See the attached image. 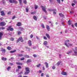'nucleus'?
I'll list each match as a JSON object with an SVG mask.
<instances>
[{
	"label": "nucleus",
	"instance_id": "nucleus-45",
	"mask_svg": "<svg viewBox=\"0 0 77 77\" xmlns=\"http://www.w3.org/2000/svg\"><path fill=\"white\" fill-rule=\"evenodd\" d=\"M43 38L44 39H45L46 40H47V37H46V36H44L43 37Z\"/></svg>",
	"mask_w": 77,
	"mask_h": 77
},
{
	"label": "nucleus",
	"instance_id": "nucleus-35",
	"mask_svg": "<svg viewBox=\"0 0 77 77\" xmlns=\"http://www.w3.org/2000/svg\"><path fill=\"white\" fill-rule=\"evenodd\" d=\"M9 2L11 3H13V0H9Z\"/></svg>",
	"mask_w": 77,
	"mask_h": 77
},
{
	"label": "nucleus",
	"instance_id": "nucleus-47",
	"mask_svg": "<svg viewBox=\"0 0 77 77\" xmlns=\"http://www.w3.org/2000/svg\"><path fill=\"white\" fill-rule=\"evenodd\" d=\"M20 41L19 40V39H18L16 41V43H18V42H20Z\"/></svg>",
	"mask_w": 77,
	"mask_h": 77
},
{
	"label": "nucleus",
	"instance_id": "nucleus-4",
	"mask_svg": "<svg viewBox=\"0 0 77 77\" xmlns=\"http://www.w3.org/2000/svg\"><path fill=\"white\" fill-rule=\"evenodd\" d=\"M6 23L4 22H2L0 23V26H6Z\"/></svg>",
	"mask_w": 77,
	"mask_h": 77
},
{
	"label": "nucleus",
	"instance_id": "nucleus-40",
	"mask_svg": "<svg viewBox=\"0 0 77 77\" xmlns=\"http://www.w3.org/2000/svg\"><path fill=\"white\" fill-rule=\"evenodd\" d=\"M25 57H26L27 58H29L30 57H29V56L26 55H25Z\"/></svg>",
	"mask_w": 77,
	"mask_h": 77
},
{
	"label": "nucleus",
	"instance_id": "nucleus-46",
	"mask_svg": "<svg viewBox=\"0 0 77 77\" xmlns=\"http://www.w3.org/2000/svg\"><path fill=\"white\" fill-rule=\"evenodd\" d=\"M38 5H35V9H37V8H38Z\"/></svg>",
	"mask_w": 77,
	"mask_h": 77
},
{
	"label": "nucleus",
	"instance_id": "nucleus-7",
	"mask_svg": "<svg viewBox=\"0 0 77 77\" xmlns=\"http://www.w3.org/2000/svg\"><path fill=\"white\" fill-rule=\"evenodd\" d=\"M3 35V32H0V40L2 39V36Z\"/></svg>",
	"mask_w": 77,
	"mask_h": 77
},
{
	"label": "nucleus",
	"instance_id": "nucleus-37",
	"mask_svg": "<svg viewBox=\"0 0 77 77\" xmlns=\"http://www.w3.org/2000/svg\"><path fill=\"white\" fill-rule=\"evenodd\" d=\"M68 24H69V25H71V22H70V20H69L68 21Z\"/></svg>",
	"mask_w": 77,
	"mask_h": 77
},
{
	"label": "nucleus",
	"instance_id": "nucleus-29",
	"mask_svg": "<svg viewBox=\"0 0 77 77\" xmlns=\"http://www.w3.org/2000/svg\"><path fill=\"white\" fill-rule=\"evenodd\" d=\"M19 57H23V55L22 54H19L18 55Z\"/></svg>",
	"mask_w": 77,
	"mask_h": 77
},
{
	"label": "nucleus",
	"instance_id": "nucleus-18",
	"mask_svg": "<svg viewBox=\"0 0 77 77\" xmlns=\"http://www.w3.org/2000/svg\"><path fill=\"white\" fill-rule=\"evenodd\" d=\"M62 63V62H61V61H60L58 62L57 64L56 65L57 66H59V65H60V63Z\"/></svg>",
	"mask_w": 77,
	"mask_h": 77
},
{
	"label": "nucleus",
	"instance_id": "nucleus-30",
	"mask_svg": "<svg viewBox=\"0 0 77 77\" xmlns=\"http://www.w3.org/2000/svg\"><path fill=\"white\" fill-rule=\"evenodd\" d=\"M26 12H29V8H26Z\"/></svg>",
	"mask_w": 77,
	"mask_h": 77
},
{
	"label": "nucleus",
	"instance_id": "nucleus-1",
	"mask_svg": "<svg viewBox=\"0 0 77 77\" xmlns=\"http://www.w3.org/2000/svg\"><path fill=\"white\" fill-rule=\"evenodd\" d=\"M65 45H66L67 47H69V46H72V44H71L68 42H69V40H66L65 41Z\"/></svg>",
	"mask_w": 77,
	"mask_h": 77
},
{
	"label": "nucleus",
	"instance_id": "nucleus-52",
	"mask_svg": "<svg viewBox=\"0 0 77 77\" xmlns=\"http://www.w3.org/2000/svg\"><path fill=\"white\" fill-rule=\"evenodd\" d=\"M74 25L75 26V27H77V23H75L74 24Z\"/></svg>",
	"mask_w": 77,
	"mask_h": 77
},
{
	"label": "nucleus",
	"instance_id": "nucleus-15",
	"mask_svg": "<svg viewBox=\"0 0 77 77\" xmlns=\"http://www.w3.org/2000/svg\"><path fill=\"white\" fill-rule=\"evenodd\" d=\"M1 59L2 60H3L4 61H6V60H7V58H6L2 57Z\"/></svg>",
	"mask_w": 77,
	"mask_h": 77
},
{
	"label": "nucleus",
	"instance_id": "nucleus-9",
	"mask_svg": "<svg viewBox=\"0 0 77 77\" xmlns=\"http://www.w3.org/2000/svg\"><path fill=\"white\" fill-rule=\"evenodd\" d=\"M0 13H1V15L2 16H5V12L4 11H1Z\"/></svg>",
	"mask_w": 77,
	"mask_h": 77
},
{
	"label": "nucleus",
	"instance_id": "nucleus-33",
	"mask_svg": "<svg viewBox=\"0 0 77 77\" xmlns=\"http://www.w3.org/2000/svg\"><path fill=\"white\" fill-rule=\"evenodd\" d=\"M74 53L75 54V56H77V52L74 51Z\"/></svg>",
	"mask_w": 77,
	"mask_h": 77
},
{
	"label": "nucleus",
	"instance_id": "nucleus-5",
	"mask_svg": "<svg viewBox=\"0 0 77 77\" xmlns=\"http://www.w3.org/2000/svg\"><path fill=\"white\" fill-rule=\"evenodd\" d=\"M41 7L42 9V11H44V12H45V13H47V11H46V8L45 7H44L43 6H41Z\"/></svg>",
	"mask_w": 77,
	"mask_h": 77
},
{
	"label": "nucleus",
	"instance_id": "nucleus-49",
	"mask_svg": "<svg viewBox=\"0 0 77 77\" xmlns=\"http://www.w3.org/2000/svg\"><path fill=\"white\" fill-rule=\"evenodd\" d=\"M48 11H53V9H48Z\"/></svg>",
	"mask_w": 77,
	"mask_h": 77
},
{
	"label": "nucleus",
	"instance_id": "nucleus-61",
	"mask_svg": "<svg viewBox=\"0 0 77 77\" xmlns=\"http://www.w3.org/2000/svg\"><path fill=\"white\" fill-rule=\"evenodd\" d=\"M49 0V2H51V3L52 2H53V1H52V0Z\"/></svg>",
	"mask_w": 77,
	"mask_h": 77
},
{
	"label": "nucleus",
	"instance_id": "nucleus-51",
	"mask_svg": "<svg viewBox=\"0 0 77 77\" xmlns=\"http://www.w3.org/2000/svg\"><path fill=\"white\" fill-rule=\"evenodd\" d=\"M16 17L15 16H13L12 18V20H14V18H15Z\"/></svg>",
	"mask_w": 77,
	"mask_h": 77
},
{
	"label": "nucleus",
	"instance_id": "nucleus-38",
	"mask_svg": "<svg viewBox=\"0 0 77 77\" xmlns=\"http://www.w3.org/2000/svg\"><path fill=\"white\" fill-rule=\"evenodd\" d=\"M57 1L58 3H59V4L60 3V0H57Z\"/></svg>",
	"mask_w": 77,
	"mask_h": 77
},
{
	"label": "nucleus",
	"instance_id": "nucleus-13",
	"mask_svg": "<svg viewBox=\"0 0 77 77\" xmlns=\"http://www.w3.org/2000/svg\"><path fill=\"white\" fill-rule=\"evenodd\" d=\"M16 65H23V63H20V62H16Z\"/></svg>",
	"mask_w": 77,
	"mask_h": 77
},
{
	"label": "nucleus",
	"instance_id": "nucleus-55",
	"mask_svg": "<svg viewBox=\"0 0 77 77\" xmlns=\"http://www.w3.org/2000/svg\"><path fill=\"white\" fill-rule=\"evenodd\" d=\"M1 28L2 29V30H4V29H5V28L4 27H1Z\"/></svg>",
	"mask_w": 77,
	"mask_h": 77
},
{
	"label": "nucleus",
	"instance_id": "nucleus-20",
	"mask_svg": "<svg viewBox=\"0 0 77 77\" xmlns=\"http://www.w3.org/2000/svg\"><path fill=\"white\" fill-rule=\"evenodd\" d=\"M48 43V42H47V41H45L44 42L43 44L45 45H47V44Z\"/></svg>",
	"mask_w": 77,
	"mask_h": 77
},
{
	"label": "nucleus",
	"instance_id": "nucleus-12",
	"mask_svg": "<svg viewBox=\"0 0 77 77\" xmlns=\"http://www.w3.org/2000/svg\"><path fill=\"white\" fill-rule=\"evenodd\" d=\"M22 25L21 24V23L20 22H18L17 24H16V26H18L20 27V26H21Z\"/></svg>",
	"mask_w": 77,
	"mask_h": 77
},
{
	"label": "nucleus",
	"instance_id": "nucleus-48",
	"mask_svg": "<svg viewBox=\"0 0 77 77\" xmlns=\"http://www.w3.org/2000/svg\"><path fill=\"white\" fill-rule=\"evenodd\" d=\"M30 37L31 38H32L33 37V35L32 34L31 35H30Z\"/></svg>",
	"mask_w": 77,
	"mask_h": 77
},
{
	"label": "nucleus",
	"instance_id": "nucleus-14",
	"mask_svg": "<svg viewBox=\"0 0 77 77\" xmlns=\"http://www.w3.org/2000/svg\"><path fill=\"white\" fill-rule=\"evenodd\" d=\"M59 15L60 16V17H63V18H65V16H64V15L63 14H62V13H60L59 14Z\"/></svg>",
	"mask_w": 77,
	"mask_h": 77
},
{
	"label": "nucleus",
	"instance_id": "nucleus-54",
	"mask_svg": "<svg viewBox=\"0 0 77 77\" xmlns=\"http://www.w3.org/2000/svg\"><path fill=\"white\" fill-rule=\"evenodd\" d=\"M52 10H53L52 11H55V12H56L57 10H56V9H53Z\"/></svg>",
	"mask_w": 77,
	"mask_h": 77
},
{
	"label": "nucleus",
	"instance_id": "nucleus-56",
	"mask_svg": "<svg viewBox=\"0 0 77 77\" xmlns=\"http://www.w3.org/2000/svg\"><path fill=\"white\" fill-rule=\"evenodd\" d=\"M9 64L10 65H11V66L14 65V64L13 63H10Z\"/></svg>",
	"mask_w": 77,
	"mask_h": 77
},
{
	"label": "nucleus",
	"instance_id": "nucleus-34",
	"mask_svg": "<svg viewBox=\"0 0 77 77\" xmlns=\"http://www.w3.org/2000/svg\"><path fill=\"white\" fill-rule=\"evenodd\" d=\"M10 40H11V41H14V38H11L10 39Z\"/></svg>",
	"mask_w": 77,
	"mask_h": 77
},
{
	"label": "nucleus",
	"instance_id": "nucleus-21",
	"mask_svg": "<svg viewBox=\"0 0 77 77\" xmlns=\"http://www.w3.org/2000/svg\"><path fill=\"white\" fill-rule=\"evenodd\" d=\"M33 18L34 19V20H35V21H37V17H36V16H34L33 17Z\"/></svg>",
	"mask_w": 77,
	"mask_h": 77
},
{
	"label": "nucleus",
	"instance_id": "nucleus-31",
	"mask_svg": "<svg viewBox=\"0 0 77 77\" xmlns=\"http://www.w3.org/2000/svg\"><path fill=\"white\" fill-rule=\"evenodd\" d=\"M72 53V51H69V52L67 53V54H70V53Z\"/></svg>",
	"mask_w": 77,
	"mask_h": 77
},
{
	"label": "nucleus",
	"instance_id": "nucleus-64",
	"mask_svg": "<svg viewBox=\"0 0 77 77\" xmlns=\"http://www.w3.org/2000/svg\"><path fill=\"white\" fill-rule=\"evenodd\" d=\"M53 14H56V12H54Z\"/></svg>",
	"mask_w": 77,
	"mask_h": 77
},
{
	"label": "nucleus",
	"instance_id": "nucleus-50",
	"mask_svg": "<svg viewBox=\"0 0 77 77\" xmlns=\"http://www.w3.org/2000/svg\"><path fill=\"white\" fill-rule=\"evenodd\" d=\"M18 69H21V67L20 66H18Z\"/></svg>",
	"mask_w": 77,
	"mask_h": 77
},
{
	"label": "nucleus",
	"instance_id": "nucleus-39",
	"mask_svg": "<svg viewBox=\"0 0 77 77\" xmlns=\"http://www.w3.org/2000/svg\"><path fill=\"white\" fill-rule=\"evenodd\" d=\"M33 56L34 57H37V55L35 54H34L33 55Z\"/></svg>",
	"mask_w": 77,
	"mask_h": 77
},
{
	"label": "nucleus",
	"instance_id": "nucleus-44",
	"mask_svg": "<svg viewBox=\"0 0 77 77\" xmlns=\"http://www.w3.org/2000/svg\"><path fill=\"white\" fill-rule=\"evenodd\" d=\"M11 11H10L7 14L8 15H9V14H11Z\"/></svg>",
	"mask_w": 77,
	"mask_h": 77
},
{
	"label": "nucleus",
	"instance_id": "nucleus-17",
	"mask_svg": "<svg viewBox=\"0 0 77 77\" xmlns=\"http://www.w3.org/2000/svg\"><path fill=\"white\" fill-rule=\"evenodd\" d=\"M13 3H14V4H17L18 3V2L16 1L15 0H13Z\"/></svg>",
	"mask_w": 77,
	"mask_h": 77
},
{
	"label": "nucleus",
	"instance_id": "nucleus-25",
	"mask_svg": "<svg viewBox=\"0 0 77 77\" xmlns=\"http://www.w3.org/2000/svg\"><path fill=\"white\" fill-rule=\"evenodd\" d=\"M29 62H32V60L30 59L27 60V63H29Z\"/></svg>",
	"mask_w": 77,
	"mask_h": 77
},
{
	"label": "nucleus",
	"instance_id": "nucleus-60",
	"mask_svg": "<svg viewBox=\"0 0 77 77\" xmlns=\"http://www.w3.org/2000/svg\"><path fill=\"white\" fill-rule=\"evenodd\" d=\"M55 66H53L52 67V69H55Z\"/></svg>",
	"mask_w": 77,
	"mask_h": 77
},
{
	"label": "nucleus",
	"instance_id": "nucleus-23",
	"mask_svg": "<svg viewBox=\"0 0 77 77\" xmlns=\"http://www.w3.org/2000/svg\"><path fill=\"white\" fill-rule=\"evenodd\" d=\"M7 49L8 50H12V48H11V47L9 46L7 48Z\"/></svg>",
	"mask_w": 77,
	"mask_h": 77
},
{
	"label": "nucleus",
	"instance_id": "nucleus-42",
	"mask_svg": "<svg viewBox=\"0 0 77 77\" xmlns=\"http://www.w3.org/2000/svg\"><path fill=\"white\" fill-rule=\"evenodd\" d=\"M21 32H20V31L19 32L17 33V34H18V35H20V34H21Z\"/></svg>",
	"mask_w": 77,
	"mask_h": 77
},
{
	"label": "nucleus",
	"instance_id": "nucleus-22",
	"mask_svg": "<svg viewBox=\"0 0 77 77\" xmlns=\"http://www.w3.org/2000/svg\"><path fill=\"white\" fill-rule=\"evenodd\" d=\"M45 65L46 68H48V64L47 62H45Z\"/></svg>",
	"mask_w": 77,
	"mask_h": 77
},
{
	"label": "nucleus",
	"instance_id": "nucleus-19",
	"mask_svg": "<svg viewBox=\"0 0 77 77\" xmlns=\"http://www.w3.org/2000/svg\"><path fill=\"white\" fill-rule=\"evenodd\" d=\"M46 29L48 31H50V27L48 26V25H46Z\"/></svg>",
	"mask_w": 77,
	"mask_h": 77
},
{
	"label": "nucleus",
	"instance_id": "nucleus-11",
	"mask_svg": "<svg viewBox=\"0 0 77 77\" xmlns=\"http://www.w3.org/2000/svg\"><path fill=\"white\" fill-rule=\"evenodd\" d=\"M61 74H62V75H67L66 72H62L61 73Z\"/></svg>",
	"mask_w": 77,
	"mask_h": 77
},
{
	"label": "nucleus",
	"instance_id": "nucleus-43",
	"mask_svg": "<svg viewBox=\"0 0 77 77\" xmlns=\"http://www.w3.org/2000/svg\"><path fill=\"white\" fill-rule=\"evenodd\" d=\"M25 58L24 57H23L21 58H20V60H24Z\"/></svg>",
	"mask_w": 77,
	"mask_h": 77
},
{
	"label": "nucleus",
	"instance_id": "nucleus-63",
	"mask_svg": "<svg viewBox=\"0 0 77 77\" xmlns=\"http://www.w3.org/2000/svg\"><path fill=\"white\" fill-rule=\"evenodd\" d=\"M18 77H22V75H20L18 76Z\"/></svg>",
	"mask_w": 77,
	"mask_h": 77
},
{
	"label": "nucleus",
	"instance_id": "nucleus-58",
	"mask_svg": "<svg viewBox=\"0 0 77 77\" xmlns=\"http://www.w3.org/2000/svg\"><path fill=\"white\" fill-rule=\"evenodd\" d=\"M74 5H75V4H74V3H72V6H74Z\"/></svg>",
	"mask_w": 77,
	"mask_h": 77
},
{
	"label": "nucleus",
	"instance_id": "nucleus-59",
	"mask_svg": "<svg viewBox=\"0 0 77 77\" xmlns=\"http://www.w3.org/2000/svg\"><path fill=\"white\" fill-rule=\"evenodd\" d=\"M5 2V1L3 0V1H2V3H3V4H5V2Z\"/></svg>",
	"mask_w": 77,
	"mask_h": 77
},
{
	"label": "nucleus",
	"instance_id": "nucleus-3",
	"mask_svg": "<svg viewBox=\"0 0 77 77\" xmlns=\"http://www.w3.org/2000/svg\"><path fill=\"white\" fill-rule=\"evenodd\" d=\"M12 27V26H8V28H7V30H10V31H13L14 30V29Z\"/></svg>",
	"mask_w": 77,
	"mask_h": 77
},
{
	"label": "nucleus",
	"instance_id": "nucleus-32",
	"mask_svg": "<svg viewBox=\"0 0 77 77\" xmlns=\"http://www.w3.org/2000/svg\"><path fill=\"white\" fill-rule=\"evenodd\" d=\"M41 26L42 28H43L44 29V28H45V26H44V24H42Z\"/></svg>",
	"mask_w": 77,
	"mask_h": 77
},
{
	"label": "nucleus",
	"instance_id": "nucleus-2",
	"mask_svg": "<svg viewBox=\"0 0 77 77\" xmlns=\"http://www.w3.org/2000/svg\"><path fill=\"white\" fill-rule=\"evenodd\" d=\"M26 72L24 73V75H27L30 72V69L29 67H26L25 68Z\"/></svg>",
	"mask_w": 77,
	"mask_h": 77
},
{
	"label": "nucleus",
	"instance_id": "nucleus-62",
	"mask_svg": "<svg viewBox=\"0 0 77 77\" xmlns=\"http://www.w3.org/2000/svg\"><path fill=\"white\" fill-rule=\"evenodd\" d=\"M42 69H43V70H45V68H44V67H42Z\"/></svg>",
	"mask_w": 77,
	"mask_h": 77
},
{
	"label": "nucleus",
	"instance_id": "nucleus-26",
	"mask_svg": "<svg viewBox=\"0 0 77 77\" xmlns=\"http://www.w3.org/2000/svg\"><path fill=\"white\" fill-rule=\"evenodd\" d=\"M23 3L24 4H27V1L26 0H23Z\"/></svg>",
	"mask_w": 77,
	"mask_h": 77
},
{
	"label": "nucleus",
	"instance_id": "nucleus-28",
	"mask_svg": "<svg viewBox=\"0 0 77 77\" xmlns=\"http://www.w3.org/2000/svg\"><path fill=\"white\" fill-rule=\"evenodd\" d=\"M16 51V50H14L13 51H11L10 52V53H15Z\"/></svg>",
	"mask_w": 77,
	"mask_h": 77
},
{
	"label": "nucleus",
	"instance_id": "nucleus-10",
	"mask_svg": "<svg viewBox=\"0 0 77 77\" xmlns=\"http://www.w3.org/2000/svg\"><path fill=\"white\" fill-rule=\"evenodd\" d=\"M19 41H21L22 42H23L24 41V40L23 39V37H20L18 38Z\"/></svg>",
	"mask_w": 77,
	"mask_h": 77
},
{
	"label": "nucleus",
	"instance_id": "nucleus-6",
	"mask_svg": "<svg viewBox=\"0 0 77 77\" xmlns=\"http://www.w3.org/2000/svg\"><path fill=\"white\" fill-rule=\"evenodd\" d=\"M28 44L29 47H31V46H32V41H31V40H29L28 41Z\"/></svg>",
	"mask_w": 77,
	"mask_h": 77
},
{
	"label": "nucleus",
	"instance_id": "nucleus-8",
	"mask_svg": "<svg viewBox=\"0 0 77 77\" xmlns=\"http://www.w3.org/2000/svg\"><path fill=\"white\" fill-rule=\"evenodd\" d=\"M1 51H2L3 53H4V54H5V52H6V49H4L3 48H2L1 49Z\"/></svg>",
	"mask_w": 77,
	"mask_h": 77
},
{
	"label": "nucleus",
	"instance_id": "nucleus-27",
	"mask_svg": "<svg viewBox=\"0 0 77 77\" xmlns=\"http://www.w3.org/2000/svg\"><path fill=\"white\" fill-rule=\"evenodd\" d=\"M19 2L20 5L22 4V0H19Z\"/></svg>",
	"mask_w": 77,
	"mask_h": 77
},
{
	"label": "nucleus",
	"instance_id": "nucleus-41",
	"mask_svg": "<svg viewBox=\"0 0 77 77\" xmlns=\"http://www.w3.org/2000/svg\"><path fill=\"white\" fill-rule=\"evenodd\" d=\"M35 14V12H31V15H34Z\"/></svg>",
	"mask_w": 77,
	"mask_h": 77
},
{
	"label": "nucleus",
	"instance_id": "nucleus-57",
	"mask_svg": "<svg viewBox=\"0 0 77 77\" xmlns=\"http://www.w3.org/2000/svg\"><path fill=\"white\" fill-rule=\"evenodd\" d=\"M38 72H39V73L40 74V73H41V72H42V71H41V70H39L38 71Z\"/></svg>",
	"mask_w": 77,
	"mask_h": 77
},
{
	"label": "nucleus",
	"instance_id": "nucleus-16",
	"mask_svg": "<svg viewBox=\"0 0 77 77\" xmlns=\"http://www.w3.org/2000/svg\"><path fill=\"white\" fill-rule=\"evenodd\" d=\"M45 35L47 38H48V39H50V37L48 34L46 33Z\"/></svg>",
	"mask_w": 77,
	"mask_h": 77
},
{
	"label": "nucleus",
	"instance_id": "nucleus-36",
	"mask_svg": "<svg viewBox=\"0 0 77 77\" xmlns=\"http://www.w3.org/2000/svg\"><path fill=\"white\" fill-rule=\"evenodd\" d=\"M40 66H41V64H39L37 65L36 66L37 68H39Z\"/></svg>",
	"mask_w": 77,
	"mask_h": 77
},
{
	"label": "nucleus",
	"instance_id": "nucleus-53",
	"mask_svg": "<svg viewBox=\"0 0 77 77\" xmlns=\"http://www.w3.org/2000/svg\"><path fill=\"white\" fill-rule=\"evenodd\" d=\"M41 77H43L44 76V73H42L41 74Z\"/></svg>",
	"mask_w": 77,
	"mask_h": 77
},
{
	"label": "nucleus",
	"instance_id": "nucleus-24",
	"mask_svg": "<svg viewBox=\"0 0 77 77\" xmlns=\"http://www.w3.org/2000/svg\"><path fill=\"white\" fill-rule=\"evenodd\" d=\"M11 68V67L10 66H9V67H8L7 68V71H9L10 69Z\"/></svg>",
	"mask_w": 77,
	"mask_h": 77
}]
</instances>
